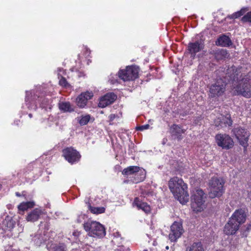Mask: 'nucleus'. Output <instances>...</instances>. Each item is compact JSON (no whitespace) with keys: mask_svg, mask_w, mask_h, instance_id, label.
I'll return each instance as SVG.
<instances>
[{"mask_svg":"<svg viewBox=\"0 0 251 251\" xmlns=\"http://www.w3.org/2000/svg\"><path fill=\"white\" fill-rule=\"evenodd\" d=\"M217 145L223 149H228L233 146L231 138L226 134H219L215 137Z\"/></svg>","mask_w":251,"mask_h":251,"instance_id":"obj_10","label":"nucleus"},{"mask_svg":"<svg viewBox=\"0 0 251 251\" xmlns=\"http://www.w3.org/2000/svg\"><path fill=\"white\" fill-rule=\"evenodd\" d=\"M184 229L182 224L175 222L171 226L170 233L169 234V239L171 242H176L181 237Z\"/></svg>","mask_w":251,"mask_h":251,"instance_id":"obj_9","label":"nucleus"},{"mask_svg":"<svg viewBox=\"0 0 251 251\" xmlns=\"http://www.w3.org/2000/svg\"><path fill=\"white\" fill-rule=\"evenodd\" d=\"M243 22H248L251 23V12H248L241 19Z\"/></svg>","mask_w":251,"mask_h":251,"instance_id":"obj_31","label":"nucleus"},{"mask_svg":"<svg viewBox=\"0 0 251 251\" xmlns=\"http://www.w3.org/2000/svg\"><path fill=\"white\" fill-rule=\"evenodd\" d=\"M28 116H29V117L30 118H31V117H32V114H29L28 115Z\"/></svg>","mask_w":251,"mask_h":251,"instance_id":"obj_39","label":"nucleus"},{"mask_svg":"<svg viewBox=\"0 0 251 251\" xmlns=\"http://www.w3.org/2000/svg\"><path fill=\"white\" fill-rule=\"evenodd\" d=\"M116 99L117 96L114 93H107L100 99L99 106L101 108L105 107L113 103Z\"/></svg>","mask_w":251,"mask_h":251,"instance_id":"obj_14","label":"nucleus"},{"mask_svg":"<svg viewBox=\"0 0 251 251\" xmlns=\"http://www.w3.org/2000/svg\"><path fill=\"white\" fill-rule=\"evenodd\" d=\"M90 119V116L89 115L81 116L79 120V123L81 126L85 125L89 122Z\"/></svg>","mask_w":251,"mask_h":251,"instance_id":"obj_30","label":"nucleus"},{"mask_svg":"<svg viewBox=\"0 0 251 251\" xmlns=\"http://www.w3.org/2000/svg\"><path fill=\"white\" fill-rule=\"evenodd\" d=\"M54 251H66L65 248L63 245L56 246Z\"/></svg>","mask_w":251,"mask_h":251,"instance_id":"obj_34","label":"nucleus"},{"mask_svg":"<svg viewBox=\"0 0 251 251\" xmlns=\"http://www.w3.org/2000/svg\"><path fill=\"white\" fill-rule=\"evenodd\" d=\"M45 104H42V105H41V106H42V107H44L45 106Z\"/></svg>","mask_w":251,"mask_h":251,"instance_id":"obj_40","label":"nucleus"},{"mask_svg":"<svg viewBox=\"0 0 251 251\" xmlns=\"http://www.w3.org/2000/svg\"><path fill=\"white\" fill-rule=\"evenodd\" d=\"M143 251H148V250H144Z\"/></svg>","mask_w":251,"mask_h":251,"instance_id":"obj_44","label":"nucleus"},{"mask_svg":"<svg viewBox=\"0 0 251 251\" xmlns=\"http://www.w3.org/2000/svg\"><path fill=\"white\" fill-rule=\"evenodd\" d=\"M116 117V115L114 114H111L109 116V122H112Z\"/></svg>","mask_w":251,"mask_h":251,"instance_id":"obj_36","label":"nucleus"},{"mask_svg":"<svg viewBox=\"0 0 251 251\" xmlns=\"http://www.w3.org/2000/svg\"><path fill=\"white\" fill-rule=\"evenodd\" d=\"M139 68L136 66H128L125 70H121L119 77L124 81L133 80L138 77Z\"/></svg>","mask_w":251,"mask_h":251,"instance_id":"obj_7","label":"nucleus"},{"mask_svg":"<svg viewBox=\"0 0 251 251\" xmlns=\"http://www.w3.org/2000/svg\"><path fill=\"white\" fill-rule=\"evenodd\" d=\"M240 226L235 222L232 221L230 219L224 227V232L227 235H232L238 230Z\"/></svg>","mask_w":251,"mask_h":251,"instance_id":"obj_17","label":"nucleus"},{"mask_svg":"<svg viewBox=\"0 0 251 251\" xmlns=\"http://www.w3.org/2000/svg\"><path fill=\"white\" fill-rule=\"evenodd\" d=\"M93 96L92 92L87 91L82 93L76 98L77 105L80 108H84L87 104L88 100H90Z\"/></svg>","mask_w":251,"mask_h":251,"instance_id":"obj_15","label":"nucleus"},{"mask_svg":"<svg viewBox=\"0 0 251 251\" xmlns=\"http://www.w3.org/2000/svg\"><path fill=\"white\" fill-rule=\"evenodd\" d=\"M42 213V211L41 209L35 208L28 214L26 219L28 222H35L39 219Z\"/></svg>","mask_w":251,"mask_h":251,"instance_id":"obj_20","label":"nucleus"},{"mask_svg":"<svg viewBox=\"0 0 251 251\" xmlns=\"http://www.w3.org/2000/svg\"><path fill=\"white\" fill-rule=\"evenodd\" d=\"M226 89V83L221 79L218 80L209 88V97H218L223 95Z\"/></svg>","mask_w":251,"mask_h":251,"instance_id":"obj_8","label":"nucleus"},{"mask_svg":"<svg viewBox=\"0 0 251 251\" xmlns=\"http://www.w3.org/2000/svg\"><path fill=\"white\" fill-rule=\"evenodd\" d=\"M63 155L65 158L72 164L79 160L80 155L73 148H67L63 150Z\"/></svg>","mask_w":251,"mask_h":251,"instance_id":"obj_11","label":"nucleus"},{"mask_svg":"<svg viewBox=\"0 0 251 251\" xmlns=\"http://www.w3.org/2000/svg\"><path fill=\"white\" fill-rule=\"evenodd\" d=\"M204 42L202 40H198L194 43H190L188 45V50L190 53L194 56L196 53L203 49Z\"/></svg>","mask_w":251,"mask_h":251,"instance_id":"obj_16","label":"nucleus"},{"mask_svg":"<svg viewBox=\"0 0 251 251\" xmlns=\"http://www.w3.org/2000/svg\"><path fill=\"white\" fill-rule=\"evenodd\" d=\"M224 184L225 181L223 178L212 177L209 182V197L211 198L221 197L224 192Z\"/></svg>","mask_w":251,"mask_h":251,"instance_id":"obj_5","label":"nucleus"},{"mask_svg":"<svg viewBox=\"0 0 251 251\" xmlns=\"http://www.w3.org/2000/svg\"><path fill=\"white\" fill-rule=\"evenodd\" d=\"M129 180H128V181H125V182H127L128 181H129Z\"/></svg>","mask_w":251,"mask_h":251,"instance_id":"obj_45","label":"nucleus"},{"mask_svg":"<svg viewBox=\"0 0 251 251\" xmlns=\"http://www.w3.org/2000/svg\"><path fill=\"white\" fill-rule=\"evenodd\" d=\"M25 101H27V98H25Z\"/></svg>","mask_w":251,"mask_h":251,"instance_id":"obj_46","label":"nucleus"},{"mask_svg":"<svg viewBox=\"0 0 251 251\" xmlns=\"http://www.w3.org/2000/svg\"><path fill=\"white\" fill-rule=\"evenodd\" d=\"M232 221L235 222L240 226L244 223L246 220V213L243 209L236 210L229 218Z\"/></svg>","mask_w":251,"mask_h":251,"instance_id":"obj_13","label":"nucleus"},{"mask_svg":"<svg viewBox=\"0 0 251 251\" xmlns=\"http://www.w3.org/2000/svg\"><path fill=\"white\" fill-rule=\"evenodd\" d=\"M16 195L18 196H20V195L18 193H16Z\"/></svg>","mask_w":251,"mask_h":251,"instance_id":"obj_42","label":"nucleus"},{"mask_svg":"<svg viewBox=\"0 0 251 251\" xmlns=\"http://www.w3.org/2000/svg\"><path fill=\"white\" fill-rule=\"evenodd\" d=\"M185 130L182 129L178 125L174 124L170 128V132L173 136H175L178 140L182 139L181 135L184 133Z\"/></svg>","mask_w":251,"mask_h":251,"instance_id":"obj_19","label":"nucleus"},{"mask_svg":"<svg viewBox=\"0 0 251 251\" xmlns=\"http://www.w3.org/2000/svg\"><path fill=\"white\" fill-rule=\"evenodd\" d=\"M44 100L47 101V100H45V99H44Z\"/></svg>","mask_w":251,"mask_h":251,"instance_id":"obj_47","label":"nucleus"},{"mask_svg":"<svg viewBox=\"0 0 251 251\" xmlns=\"http://www.w3.org/2000/svg\"><path fill=\"white\" fill-rule=\"evenodd\" d=\"M89 210L90 211L94 214H101L103 213L105 211V208L104 207H95L89 206Z\"/></svg>","mask_w":251,"mask_h":251,"instance_id":"obj_28","label":"nucleus"},{"mask_svg":"<svg viewBox=\"0 0 251 251\" xmlns=\"http://www.w3.org/2000/svg\"><path fill=\"white\" fill-rule=\"evenodd\" d=\"M187 251H204L202 244L200 242L193 243Z\"/></svg>","mask_w":251,"mask_h":251,"instance_id":"obj_25","label":"nucleus"},{"mask_svg":"<svg viewBox=\"0 0 251 251\" xmlns=\"http://www.w3.org/2000/svg\"><path fill=\"white\" fill-rule=\"evenodd\" d=\"M133 205L136 206L138 209H141L147 214L151 211V208L149 204L145 202L142 201L139 198L134 199Z\"/></svg>","mask_w":251,"mask_h":251,"instance_id":"obj_18","label":"nucleus"},{"mask_svg":"<svg viewBox=\"0 0 251 251\" xmlns=\"http://www.w3.org/2000/svg\"><path fill=\"white\" fill-rule=\"evenodd\" d=\"M236 94L249 98L251 97V85L249 77H244L234 87Z\"/></svg>","mask_w":251,"mask_h":251,"instance_id":"obj_6","label":"nucleus"},{"mask_svg":"<svg viewBox=\"0 0 251 251\" xmlns=\"http://www.w3.org/2000/svg\"><path fill=\"white\" fill-rule=\"evenodd\" d=\"M206 195L200 189L193 191L191 196V208L196 212H200L206 208Z\"/></svg>","mask_w":251,"mask_h":251,"instance_id":"obj_2","label":"nucleus"},{"mask_svg":"<svg viewBox=\"0 0 251 251\" xmlns=\"http://www.w3.org/2000/svg\"><path fill=\"white\" fill-rule=\"evenodd\" d=\"M218 54H220L222 56L225 57L226 55V51L225 50H218L217 52Z\"/></svg>","mask_w":251,"mask_h":251,"instance_id":"obj_35","label":"nucleus"},{"mask_svg":"<svg viewBox=\"0 0 251 251\" xmlns=\"http://www.w3.org/2000/svg\"><path fill=\"white\" fill-rule=\"evenodd\" d=\"M220 125L221 126L223 127V125H224V126H230L232 125V121L231 119L229 117H223V119L221 121H220Z\"/></svg>","mask_w":251,"mask_h":251,"instance_id":"obj_29","label":"nucleus"},{"mask_svg":"<svg viewBox=\"0 0 251 251\" xmlns=\"http://www.w3.org/2000/svg\"><path fill=\"white\" fill-rule=\"evenodd\" d=\"M168 184L171 192L181 203L185 204L188 201L187 185L181 178L174 177L169 180Z\"/></svg>","mask_w":251,"mask_h":251,"instance_id":"obj_1","label":"nucleus"},{"mask_svg":"<svg viewBox=\"0 0 251 251\" xmlns=\"http://www.w3.org/2000/svg\"><path fill=\"white\" fill-rule=\"evenodd\" d=\"M59 83L60 85L65 87H66L68 85V83L66 79L63 77H62L60 79Z\"/></svg>","mask_w":251,"mask_h":251,"instance_id":"obj_32","label":"nucleus"},{"mask_svg":"<svg viewBox=\"0 0 251 251\" xmlns=\"http://www.w3.org/2000/svg\"><path fill=\"white\" fill-rule=\"evenodd\" d=\"M83 227L90 236L94 238H102L106 234L103 226L96 221H88L84 223Z\"/></svg>","mask_w":251,"mask_h":251,"instance_id":"obj_3","label":"nucleus"},{"mask_svg":"<svg viewBox=\"0 0 251 251\" xmlns=\"http://www.w3.org/2000/svg\"><path fill=\"white\" fill-rule=\"evenodd\" d=\"M231 43L230 39L225 35L220 36L216 42L217 45L222 47H228L231 45Z\"/></svg>","mask_w":251,"mask_h":251,"instance_id":"obj_21","label":"nucleus"},{"mask_svg":"<svg viewBox=\"0 0 251 251\" xmlns=\"http://www.w3.org/2000/svg\"><path fill=\"white\" fill-rule=\"evenodd\" d=\"M166 249H169V247H168V246H167V247H166Z\"/></svg>","mask_w":251,"mask_h":251,"instance_id":"obj_43","label":"nucleus"},{"mask_svg":"<svg viewBox=\"0 0 251 251\" xmlns=\"http://www.w3.org/2000/svg\"><path fill=\"white\" fill-rule=\"evenodd\" d=\"M44 100L47 101V100H45V99H44Z\"/></svg>","mask_w":251,"mask_h":251,"instance_id":"obj_48","label":"nucleus"},{"mask_svg":"<svg viewBox=\"0 0 251 251\" xmlns=\"http://www.w3.org/2000/svg\"><path fill=\"white\" fill-rule=\"evenodd\" d=\"M114 235V238L112 239V242L115 244L117 246H119L120 247L119 249L120 250L122 249V248H123V246H120L119 245L120 242L121 240H122V238L120 237V234L118 232H116L113 234Z\"/></svg>","mask_w":251,"mask_h":251,"instance_id":"obj_26","label":"nucleus"},{"mask_svg":"<svg viewBox=\"0 0 251 251\" xmlns=\"http://www.w3.org/2000/svg\"><path fill=\"white\" fill-rule=\"evenodd\" d=\"M122 174L126 176H133L130 181L133 183H137L143 181L146 175V171L138 166H130L125 168L122 171Z\"/></svg>","mask_w":251,"mask_h":251,"instance_id":"obj_4","label":"nucleus"},{"mask_svg":"<svg viewBox=\"0 0 251 251\" xmlns=\"http://www.w3.org/2000/svg\"><path fill=\"white\" fill-rule=\"evenodd\" d=\"M1 189V185H0V189Z\"/></svg>","mask_w":251,"mask_h":251,"instance_id":"obj_49","label":"nucleus"},{"mask_svg":"<svg viewBox=\"0 0 251 251\" xmlns=\"http://www.w3.org/2000/svg\"><path fill=\"white\" fill-rule=\"evenodd\" d=\"M234 133L240 144L244 147H246L248 146V139L250 135V133L247 130L238 127L234 129Z\"/></svg>","mask_w":251,"mask_h":251,"instance_id":"obj_12","label":"nucleus"},{"mask_svg":"<svg viewBox=\"0 0 251 251\" xmlns=\"http://www.w3.org/2000/svg\"><path fill=\"white\" fill-rule=\"evenodd\" d=\"M59 109L64 112H71L73 111L70 103L69 102H62L59 103Z\"/></svg>","mask_w":251,"mask_h":251,"instance_id":"obj_24","label":"nucleus"},{"mask_svg":"<svg viewBox=\"0 0 251 251\" xmlns=\"http://www.w3.org/2000/svg\"><path fill=\"white\" fill-rule=\"evenodd\" d=\"M123 251H128V249H126L125 250H124Z\"/></svg>","mask_w":251,"mask_h":251,"instance_id":"obj_41","label":"nucleus"},{"mask_svg":"<svg viewBox=\"0 0 251 251\" xmlns=\"http://www.w3.org/2000/svg\"><path fill=\"white\" fill-rule=\"evenodd\" d=\"M86 54H88V55H89V54L90 53V50H88V49H86Z\"/></svg>","mask_w":251,"mask_h":251,"instance_id":"obj_38","label":"nucleus"},{"mask_svg":"<svg viewBox=\"0 0 251 251\" xmlns=\"http://www.w3.org/2000/svg\"><path fill=\"white\" fill-rule=\"evenodd\" d=\"M149 126H150L148 124L143 125V126L137 127V130L142 131L145 129H148Z\"/></svg>","mask_w":251,"mask_h":251,"instance_id":"obj_33","label":"nucleus"},{"mask_svg":"<svg viewBox=\"0 0 251 251\" xmlns=\"http://www.w3.org/2000/svg\"><path fill=\"white\" fill-rule=\"evenodd\" d=\"M14 226V224L12 220L5 219L2 223V228L6 231H9L12 229Z\"/></svg>","mask_w":251,"mask_h":251,"instance_id":"obj_23","label":"nucleus"},{"mask_svg":"<svg viewBox=\"0 0 251 251\" xmlns=\"http://www.w3.org/2000/svg\"><path fill=\"white\" fill-rule=\"evenodd\" d=\"M34 206V202L33 201L24 202L19 205L18 208L20 211V213H21V212H23L28 208L33 207Z\"/></svg>","mask_w":251,"mask_h":251,"instance_id":"obj_22","label":"nucleus"},{"mask_svg":"<svg viewBox=\"0 0 251 251\" xmlns=\"http://www.w3.org/2000/svg\"><path fill=\"white\" fill-rule=\"evenodd\" d=\"M248 9L246 8H243L240 11L235 12L233 14L228 16L230 19H236L242 16L247 11Z\"/></svg>","mask_w":251,"mask_h":251,"instance_id":"obj_27","label":"nucleus"},{"mask_svg":"<svg viewBox=\"0 0 251 251\" xmlns=\"http://www.w3.org/2000/svg\"><path fill=\"white\" fill-rule=\"evenodd\" d=\"M110 82L111 84H114L116 82H117V80H110Z\"/></svg>","mask_w":251,"mask_h":251,"instance_id":"obj_37","label":"nucleus"}]
</instances>
